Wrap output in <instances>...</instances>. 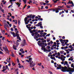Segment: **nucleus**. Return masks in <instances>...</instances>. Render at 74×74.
Segmentation results:
<instances>
[{
    "mask_svg": "<svg viewBox=\"0 0 74 74\" xmlns=\"http://www.w3.org/2000/svg\"><path fill=\"white\" fill-rule=\"evenodd\" d=\"M57 66H58V67H57L56 70H59V69H61V70L62 71H63H63H64L65 70L67 69L66 66L64 67L63 66H62V65L59 64H57Z\"/></svg>",
    "mask_w": 74,
    "mask_h": 74,
    "instance_id": "obj_1",
    "label": "nucleus"
},
{
    "mask_svg": "<svg viewBox=\"0 0 74 74\" xmlns=\"http://www.w3.org/2000/svg\"><path fill=\"white\" fill-rule=\"evenodd\" d=\"M66 69H65V70L63 71V72L64 73L65 72H74V69L72 68L71 70V68L70 67H69L67 68V67L66 66Z\"/></svg>",
    "mask_w": 74,
    "mask_h": 74,
    "instance_id": "obj_2",
    "label": "nucleus"
},
{
    "mask_svg": "<svg viewBox=\"0 0 74 74\" xmlns=\"http://www.w3.org/2000/svg\"><path fill=\"white\" fill-rule=\"evenodd\" d=\"M42 21H41L38 24L36 25V26L39 27L40 26V27L41 29H43V27L42 25Z\"/></svg>",
    "mask_w": 74,
    "mask_h": 74,
    "instance_id": "obj_3",
    "label": "nucleus"
},
{
    "mask_svg": "<svg viewBox=\"0 0 74 74\" xmlns=\"http://www.w3.org/2000/svg\"><path fill=\"white\" fill-rule=\"evenodd\" d=\"M5 47H3V48L4 51H5L6 53H7V51H8V48H7V47L5 46Z\"/></svg>",
    "mask_w": 74,
    "mask_h": 74,
    "instance_id": "obj_4",
    "label": "nucleus"
},
{
    "mask_svg": "<svg viewBox=\"0 0 74 74\" xmlns=\"http://www.w3.org/2000/svg\"><path fill=\"white\" fill-rule=\"evenodd\" d=\"M5 24L4 25V28H5V29L6 30H7V28L6 27V26L8 27H9V25L6 23H5Z\"/></svg>",
    "mask_w": 74,
    "mask_h": 74,
    "instance_id": "obj_5",
    "label": "nucleus"
},
{
    "mask_svg": "<svg viewBox=\"0 0 74 74\" xmlns=\"http://www.w3.org/2000/svg\"><path fill=\"white\" fill-rule=\"evenodd\" d=\"M29 66L31 67H34V66L36 65V63H34L33 64L32 63H29Z\"/></svg>",
    "mask_w": 74,
    "mask_h": 74,
    "instance_id": "obj_6",
    "label": "nucleus"
},
{
    "mask_svg": "<svg viewBox=\"0 0 74 74\" xmlns=\"http://www.w3.org/2000/svg\"><path fill=\"white\" fill-rule=\"evenodd\" d=\"M23 43H22V44L23 47V46H24L25 45H26V40H23Z\"/></svg>",
    "mask_w": 74,
    "mask_h": 74,
    "instance_id": "obj_7",
    "label": "nucleus"
},
{
    "mask_svg": "<svg viewBox=\"0 0 74 74\" xmlns=\"http://www.w3.org/2000/svg\"><path fill=\"white\" fill-rule=\"evenodd\" d=\"M42 42H40V43H38V45H39V47H42V46H43V44H42Z\"/></svg>",
    "mask_w": 74,
    "mask_h": 74,
    "instance_id": "obj_8",
    "label": "nucleus"
},
{
    "mask_svg": "<svg viewBox=\"0 0 74 74\" xmlns=\"http://www.w3.org/2000/svg\"><path fill=\"white\" fill-rule=\"evenodd\" d=\"M53 12H54V11H55L56 13H58V12H59V10L58 9V8H57L56 9H54L53 10Z\"/></svg>",
    "mask_w": 74,
    "mask_h": 74,
    "instance_id": "obj_9",
    "label": "nucleus"
},
{
    "mask_svg": "<svg viewBox=\"0 0 74 74\" xmlns=\"http://www.w3.org/2000/svg\"><path fill=\"white\" fill-rule=\"evenodd\" d=\"M32 16H33V14H29V15L27 16V17L28 18H32Z\"/></svg>",
    "mask_w": 74,
    "mask_h": 74,
    "instance_id": "obj_10",
    "label": "nucleus"
},
{
    "mask_svg": "<svg viewBox=\"0 0 74 74\" xmlns=\"http://www.w3.org/2000/svg\"><path fill=\"white\" fill-rule=\"evenodd\" d=\"M59 40L60 42H63V41H64V42H65L66 41V40L65 39V40H63L62 38L60 39H59Z\"/></svg>",
    "mask_w": 74,
    "mask_h": 74,
    "instance_id": "obj_11",
    "label": "nucleus"
},
{
    "mask_svg": "<svg viewBox=\"0 0 74 74\" xmlns=\"http://www.w3.org/2000/svg\"><path fill=\"white\" fill-rule=\"evenodd\" d=\"M70 4H72V5H71L70 6V7H74V3H73V1H71V3H70Z\"/></svg>",
    "mask_w": 74,
    "mask_h": 74,
    "instance_id": "obj_12",
    "label": "nucleus"
},
{
    "mask_svg": "<svg viewBox=\"0 0 74 74\" xmlns=\"http://www.w3.org/2000/svg\"><path fill=\"white\" fill-rule=\"evenodd\" d=\"M11 33H12V35H13V37H16L17 36L15 35V33L14 32H10Z\"/></svg>",
    "mask_w": 74,
    "mask_h": 74,
    "instance_id": "obj_13",
    "label": "nucleus"
},
{
    "mask_svg": "<svg viewBox=\"0 0 74 74\" xmlns=\"http://www.w3.org/2000/svg\"><path fill=\"white\" fill-rule=\"evenodd\" d=\"M28 17L27 16V17H25L24 19V21L25 22V23H26V22L27 21V20L28 19Z\"/></svg>",
    "mask_w": 74,
    "mask_h": 74,
    "instance_id": "obj_14",
    "label": "nucleus"
},
{
    "mask_svg": "<svg viewBox=\"0 0 74 74\" xmlns=\"http://www.w3.org/2000/svg\"><path fill=\"white\" fill-rule=\"evenodd\" d=\"M30 33H31V35L32 36H34L35 35V34L34 32H31V31H30Z\"/></svg>",
    "mask_w": 74,
    "mask_h": 74,
    "instance_id": "obj_15",
    "label": "nucleus"
},
{
    "mask_svg": "<svg viewBox=\"0 0 74 74\" xmlns=\"http://www.w3.org/2000/svg\"><path fill=\"white\" fill-rule=\"evenodd\" d=\"M63 13H64V11H62V12H60L59 13V15H60L61 14H62Z\"/></svg>",
    "mask_w": 74,
    "mask_h": 74,
    "instance_id": "obj_16",
    "label": "nucleus"
},
{
    "mask_svg": "<svg viewBox=\"0 0 74 74\" xmlns=\"http://www.w3.org/2000/svg\"><path fill=\"white\" fill-rule=\"evenodd\" d=\"M44 48H45V46L44 45H43L42 47L41 48V50H42V51H43Z\"/></svg>",
    "mask_w": 74,
    "mask_h": 74,
    "instance_id": "obj_17",
    "label": "nucleus"
},
{
    "mask_svg": "<svg viewBox=\"0 0 74 74\" xmlns=\"http://www.w3.org/2000/svg\"><path fill=\"white\" fill-rule=\"evenodd\" d=\"M62 7L61 6H59L58 7V8H57L58 10H59V9H60L61 8H62Z\"/></svg>",
    "mask_w": 74,
    "mask_h": 74,
    "instance_id": "obj_18",
    "label": "nucleus"
},
{
    "mask_svg": "<svg viewBox=\"0 0 74 74\" xmlns=\"http://www.w3.org/2000/svg\"><path fill=\"white\" fill-rule=\"evenodd\" d=\"M29 62L30 63L32 61V58H29Z\"/></svg>",
    "mask_w": 74,
    "mask_h": 74,
    "instance_id": "obj_19",
    "label": "nucleus"
},
{
    "mask_svg": "<svg viewBox=\"0 0 74 74\" xmlns=\"http://www.w3.org/2000/svg\"><path fill=\"white\" fill-rule=\"evenodd\" d=\"M68 64V62L67 61H65L64 62V66H65L66 64Z\"/></svg>",
    "mask_w": 74,
    "mask_h": 74,
    "instance_id": "obj_20",
    "label": "nucleus"
},
{
    "mask_svg": "<svg viewBox=\"0 0 74 74\" xmlns=\"http://www.w3.org/2000/svg\"><path fill=\"white\" fill-rule=\"evenodd\" d=\"M32 33H35L36 32V29H34L33 30L31 31Z\"/></svg>",
    "mask_w": 74,
    "mask_h": 74,
    "instance_id": "obj_21",
    "label": "nucleus"
},
{
    "mask_svg": "<svg viewBox=\"0 0 74 74\" xmlns=\"http://www.w3.org/2000/svg\"><path fill=\"white\" fill-rule=\"evenodd\" d=\"M27 22H26L25 23V25H28V23H29V20H27Z\"/></svg>",
    "mask_w": 74,
    "mask_h": 74,
    "instance_id": "obj_22",
    "label": "nucleus"
},
{
    "mask_svg": "<svg viewBox=\"0 0 74 74\" xmlns=\"http://www.w3.org/2000/svg\"><path fill=\"white\" fill-rule=\"evenodd\" d=\"M43 45H45L44 46H47V43H42Z\"/></svg>",
    "mask_w": 74,
    "mask_h": 74,
    "instance_id": "obj_23",
    "label": "nucleus"
},
{
    "mask_svg": "<svg viewBox=\"0 0 74 74\" xmlns=\"http://www.w3.org/2000/svg\"><path fill=\"white\" fill-rule=\"evenodd\" d=\"M7 70V69H6V68H5V69L4 68V69H3V70H2L1 71H2L4 72V71H5V70Z\"/></svg>",
    "mask_w": 74,
    "mask_h": 74,
    "instance_id": "obj_24",
    "label": "nucleus"
},
{
    "mask_svg": "<svg viewBox=\"0 0 74 74\" xmlns=\"http://www.w3.org/2000/svg\"><path fill=\"white\" fill-rule=\"evenodd\" d=\"M26 0H23V2L24 3V4H26V1H27Z\"/></svg>",
    "mask_w": 74,
    "mask_h": 74,
    "instance_id": "obj_25",
    "label": "nucleus"
},
{
    "mask_svg": "<svg viewBox=\"0 0 74 74\" xmlns=\"http://www.w3.org/2000/svg\"><path fill=\"white\" fill-rule=\"evenodd\" d=\"M11 56H13V57H14V53L13 52H12V54L10 55Z\"/></svg>",
    "mask_w": 74,
    "mask_h": 74,
    "instance_id": "obj_26",
    "label": "nucleus"
},
{
    "mask_svg": "<svg viewBox=\"0 0 74 74\" xmlns=\"http://www.w3.org/2000/svg\"><path fill=\"white\" fill-rule=\"evenodd\" d=\"M35 16H35L34 15L32 16V19H34V17H35Z\"/></svg>",
    "mask_w": 74,
    "mask_h": 74,
    "instance_id": "obj_27",
    "label": "nucleus"
},
{
    "mask_svg": "<svg viewBox=\"0 0 74 74\" xmlns=\"http://www.w3.org/2000/svg\"><path fill=\"white\" fill-rule=\"evenodd\" d=\"M15 1V0H10V2H14V1Z\"/></svg>",
    "mask_w": 74,
    "mask_h": 74,
    "instance_id": "obj_28",
    "label": "nucleus"
},
{
    "mask_svg": "<svg viewBox=\"0 0 74 74\" xmlns=\"http://www.w3.org/2000/svg\"><path fill=\"white\" fill-rule=\"evenodd\" d=\"M38 33V32H36L34 34L35 35H36V36H37V35Z\"/></svg>",
    "mask_w": 74,
    "mask_h": 74,
    "instance_id": "obj_29",
    "label": "nucleus"
},
{
    "mask_svg": "<svg viewBox=\"0 0 74 74\" xmlns=\"http://www.w3.org/2000/svg\"><path fill=\"white\" fill-rule=\"evenodd\" d=\"M66 66H67L66 67H67V69H68V68H69V64H66Z\"/></svg>",
    "mask_w": 74,
    "mask_h": 74,
    "instance_id": "obj_30",
    "label": "nucleus"
},
{
    "mask_svg": "<svg viewBox=\"0 0 74 74\" xmlns=\"http://www.w3.org/2000/svg\"><path fill=\"white\" fill-rule=\"evenodd\" d=\"M68 50H69V51H73V49H68Z\"/></svg>",
    "mask_w": 74,
    "mask_h": 74,
    "instance_id": "obj_31",
    "label": "nucleus"
},
{
    "mask_svg": "<svg viewBox=\"0 0 74 74\" xmlns=\"http://www.w3.org/2000/svg\"><path fill=\"white\" fill-rule=\"evenodd\" d=\"M51 34H48L47 35H46V37H47L48 36V37H49V36H50V35Z\"/></svg>",
    "mask_w": 74,
    "mask_h": 74,
    "instance_id": "obj_32",
    "label": "nucleus"
},
{
    "mask_svg": "<svg viewBox=\"0 0 74 74\" xmlns=\"http://www.w3.org/2000/svg\"><path fill=\"white\" fill-rule=\"evenodd\" d=\"M18 24L19 25H20V24H21V22H20V21H19V20L18 21Z\"/></svg>",
    "mask_w": 74,
    "mask_h": 74,
    "instance_id": "obj_33",
    "label": "nucleus"
},
{
    "mask_svg": "<svg viewBox=\"0 0 74 74\" xmlns=\"http://www.w3.org/2000/svg\"><path fill=\"white\" fill-rule=\"evenodd\" d=\"M15 34L16 35V36H17L16 37H17V36H19V35L18 34H17V33H16Z\"/></svg>",
    "mask_w": 74,
    "mask_h": 74,
    "instance_id": "obj_34",
    "label": "nucleus"
},
{
    "mask_svg": "<svg viewBox=\"0 0 74 74\" xmlns=\"http://www.w3.org/2000/svg\"><path fill=\"white\" fill-rule=\"evenodd\" d=\"M26 6H27L26 4L24 6V7L23 9H23H25V7H26Z\"/></svg>",
    "mask_w": 74,
    "mask_h": 74,
    "instance_id": "obj_35",
    "label": "nucleus"
},
{
    "mask_svg": "<svg viewBox=\"0 0 74 74\" xmlns=\"http://www.w3.org/2000/svg\"><path fill=\"white\" fill-rule=\"evenodd\" d=\"M51 50L50 49H49L48 50H47V52H51Z\"/></svg>",
    "mask_w": 74,
    "mask_h": 74,
    "instance_id": "obj_36",
    "label": "nucleus"
},
{
    "mask_svg": "<svg viewBox=\"0 0 74 74\" xmlns=\"http://www.w3.org/2000/svg\"><path fill=\"white\" fill-rule=\"evenodd\" d=\"M60 53L59 52L58 53V56H60Z\"/></svg>",
    "mask_w": 74,
    "mask_h": 74,
    "instance_id": "obj_37",
    "label": "nucleus"
},
{
    "mask_svg": "<svg viewBox=\"0 0 74 74\" xmlns=\"http://www.w3.org/2000/svg\"><path fill=\"white\" fill-rule=\"evenodd\" d=\"M13 5V4H12L10 5L8 7V8H10L11 6H12V5Z\"/></svg>",
    "mask_w": 74,
    "mask_h": 74,
    "instance_id": "obj_38",
    "label": "nucleus"
},
{
    "mask_svg": "<svg viewBox=\"0 0 74 74\" xmlns=\"http://www.w3.org/2000/svg\"><path fill=\"white\" fill-rule=\"evenodd\" d=\"M45 2L46 3H49V1L47 0H46Z\"/></svg>",
    "mask_w": 74,
    "mask_h": 74,
    "instance_id": "obj_39",
    "label": "nucleus"
},
{
    "mask_svg": "<svg viewBox=\"0 0 74 74\" xmlns=\"http://www.w3.org/2000/svg\"><path fill=\"white\" fill-rule=\"evenodd\" d=\"M47 48L48 49H49L51 48V47L49 46H47Z\"/></svg>",
    "mask_w": 74,
    "mask_h": 74,
    "instance_id": "obj_40",
    "label": "nucleus"
},
{
    "mask_svg": "<svg viewBox=\"0 0 74 74\" xmlns=\"http://www.w3.org/2000/svg\"><path fill=\"white\" fill-rule=\"evenodd\" d=\"M16 60L17 61L18 63H19V59H18V58Z\"/></svg>",
    "mask_w": 74,
    "mask_h": 74,
    "instance_id": "obj_41",
    "label": "nucleus"
},
{
    "mask_svg": "<svg viewBox=\"0 0 74 74\" xmlns=\"http://www.w3.org/2000/svg\"><path fill=\"white\" fill-rule=\"evenodd\" d=\"M44 3V2H40V4H41V5H43V3Z\"/></svg>",
    "mask_w": 74,
    "mask_h": 74,
    "instance_id": "obj_42",
    "label": "nucleus"
},
{
    "mask_svg": "<svg viewBox=\"0 0 74 74\" xmlns=\"http://www.w3.org/2000/svg\"><path fill=\"white\" fill-rule=\"evenodd\" d=\"M27 9H29V8H30V5H28L27 6Z\"/></svg>",
    "mask_w": 74,
    "mask_h": 74,
    "instance_id": "obj_43",
    "label": "nucleus"
},
{
    "mask_svg": "<svg viewBox=\"0 0 74 74\" xmlns=\"http://www.w3.org/2000/svg\"><path fill=\"white\" fill-rule=\"evenodd\" d=\"M60 52L61 54H63V52H64V51H60Z\"/></svg>",
    "mask_w": 74,
    "mask_h": 74,
    "instance_id": "obj_44",
    "label": "nucleus"
},
{
    "mask_svg": "<svg viewBox=\"0 0 74 74\" xmlns=\"http://www.w3.org/2000/svg\"><path fill=\"white\" fill-rule=\"evenodd\" d=\"M23 49H22V48H21V49H20V51H23Z\"/></svg>",
    "mask_w": 74,
    "mask_h": 74,
    "instance_id": "obj_45",
    "label": "nucleus"
},
{
    "mask_svg": "<svg viewBox=\"0 0 74 74\" xmlns=\"http://www.w3.org/2000/svg\"><path fill=\"white\" fill-rule=\"evenodd\" d=\"M47 42H48L50 41V40H49V39H47Z\"/></svg>",
    "mask_w": 74,
    "mask_h": 74,
    "instance_id": "obj_46",
    "label": "nucleus"
},
{
    "mask_svg": "<svg viewBox=\"0 0 74 74\" xmlns=\"http://www.w3.org/2000/svg\"><path fill=\"white\" fill-rule=\"evenodd\" d=\"M16 45L17 46L19 45V43H18V42H16Z\"/></svg>",
    "mask_w": 74,
    "mask_h": 74,
    "instance_id": "obj_47",
    "label": "nucleus"
},
{
    "mask_svg": "<svg viewBox=\"0 0 74 74\" xmlns=\"http://www.w3.org/2000/svg\"><path fill=\"white\" fill-rule=\"evenodd\" d=\"M5 39V37H3L2 38V40H4V39Z\"/></svg>",
    "mask_w": 74,
    "mask_h": 74,
    "instance_id": "obj_48",
    "label": "nucleus"
},
{
    "mask_svg": "<svg viewBox=\"0 0 74 74\" xmlns=\"http://www.w3.org/2000/svg\"><path fill=\"white\" fill-rule=\"evenodd\" d=\"M15 64L14 63H12V65H13V66H15Z\"/></svg>",
    "mask_w": 74,
    "mask_h": 74,
    "instance_id": "obj_49",
    "label": "nucleus"
},
{
    "mask_svg": "<svg viewBox=\"0 0 74 74\" xmlns=\"http://www.w3.org/2000/svg\"><path fill=\"white\" fill-rule=\"evenodd\" d=\"M0 54H3V52L0 51Z\"/></svg>",
    "mask_w": 74,
    "mask_h": 74,
    "instance_id": "obj_50",
    "label": "nucleus"
},
{
    "mask_svg": "<svg viewBox=\"0 0 74 74\" xmlns=\"http://www.w3.org/2000/svg\"><path fill=\"white\" fill-rule=\"evenodd\" d=\"M21 52L23 53V54L25 53V51H22Z\"/></svg>",
    "mask_w": 74,
    "mask_h": 74,
    "instance_id": "obj_51",
    "label": "nucleus"
},
{
    "mask_svg": "<svg viewBox=\"0 0 74 74\" xmlns=\"http://www.w3.org/2000/svg\"><path fill=\"white\" fill-rule=\"evenodd\" d=\"M73 66H74V64L73 63V64H71V67H73Z\"/></svg>",
    "mask_w": 74,
    "mask_h": 74,
    "instance_id": "obj_52",
    "label": "nucleus"
},
{
    "mask_svg": "<svg viewBox=\"0 0 74 74\" xmlns=\"http://www.w3.org/2000/svg\"><path fill=\"white\" fill-rule=\"evenodd\" d=\"M7 62H8L9 63H11V60H9V61H7Z\"/></svg>",
    "mask_w": 74,
    "mask_h": 74,
    "instance_id": "obj_53",
    "label": "nucleus"
},
{
    "mask_svg": "<svg viewBox=\"0 0 74 74\" xmlns=\"http://www.w3.org/2000/svg\"><path fill=\"white\" fill-rule=\"evenodd\" d=\"M62 38L63 39H65V36H62Z\"/></svg>",
    "mask_w": 74,
    "mask_h": 74,
    "instance_id": "obj_54",
    "label": "nucleus"
},
{
    "mask_svg": "<svg viewBox=\"0 0 74 74\" xmlns=\"http://www.w3.org/2000/svg\"><path fill=\"white\" fill-rule=\"evenodd\" d=\"M25 60L27 61V62L28 63H29L30 62V61L28 60Z\"/></svg>",
    "mask_w": 74,
    "mask_h": 74,
    "instance_id": "obj_55",
    "label": "nucleus"
},
{
    "mask_svg": "<svg viewBox=\"0 0 74 74\" xmlns=\"http://www.w3.org/2000/svg\"><path fill=\"white\" fill-rule=\"evenodd\" d=\"M51 63H54V61L53 60H51Z\"/></svg>",
    "mask_w": 74,
    "mask_h": 74,
    "instance_id": "obj_56",
    "label": "nucleus"
},
{
    "mask_svg": "<svg viewBox=\"0 0 74 74\" xmlns=\"http://www.w3.org/2000/svg\"><path fill=\"white\" fill-rule=\"evenodd\" d=\"M43 34H44V35H45H45H47V33H45V32L43 33Z\"/></svg>",
    "mask_w": 74,
    "mask_h": 74,
    "instance_id": "obj_57",
    "label": "nucleus"
},
{
    "mask_svg": "<svg viewBox=\"0 0 74 74\" xmlns=\"http://www.w3.org/2000/svg\"><path fill=\"white\" fill-rule=\"evenodd\" d=\"M51 44V42H49L47 43V45H49Z\"/></svg>",
    "mask_w": 74,
    "mask_h": 74,
    "instance_id": "obj_58",
    "label": "nucleus"
},
{
    "mask_svg": "<svg viewBox=\"0 0 74 74\" xmlns=\"http://www.w3.org/2000/svg\"><path fill=\"white\" fill-rule=\"evenodd\" d=\"M12 19H14L15 18V16H12Z\"/></svg>",
    "mask_w": 74,
    "mask_h": 74,
    "instance_id": "obj_59",
    "label": "nucleus"
},
{
    "mask_svg": "<svg viewBox=\"0 0 74 74\" xmlns=\"http://www.w3.org/2000/svg\"><path fill=\"white\" fill-rule=\"evenodd\" d=\"M37 32H38V33H40V32H41V30H38V31H37Z\"/></svg>",
    "mask_w": 74,
    "mask_h": 74,
    "instance_id": "obj_60",
    "label": "nucleus"
},
{
    "mask_svg": "<svg viewBox=\"0 0 74 74\" xmlns=\"http://www.w3.org/2000/svg\"><path fill=\"white\" fill-rule=\"evenodd\" d=\"M49 73H50V74H53V73H52V72L51 71H49Z\"/></svg>",
    "mask_w": 74,
    "mask_h": 74,
    "instance_id": "obj_61",
    "label": "nucleus"
},
{
    "mask_svg": "<svg viewBox=\"0 0 74 74\" xmlns=\"http://www.w3.org/2000/svg\"><path fill=\"white\" fill-rule=\"evenodd\" d=\"M10 29H11V30L12 31H14V29H13V28H11Z\"/></svg>",
    "mask_w": 74,
    "mask_h": 74,
    "instance_id": "obj_62",
    "label": "nucleus"
},
{
    "mask_svg": "<svg viewBox=\"0 0 74 74\" xmlns=\"http://www.w3.org/2000/svg\"><path fill=\"white\" fill-rule=\"evenodd\" d=\"M61 58H63V57H64V55H61Z\"/></svg>",
    "mask_w": 74,
    "mask_h": 74,
    "instance_id": "obj_63",
    "label": "nucleus"
},
{
    "mask_svg": "<svg viewBox=\"0 0 74 74\" xmlns=\"http://www.w3.org/2000/svg\"><path fill=\"white\" fill-rule=\"evenodd\" d=\"M71 12H72L73 13H74V10H71Z\"/></svg>",
    "mask_w": 74,
    "mask_h": 74,
    "instance_id": "obj_64",
    "label": "nucleus"
}]
</instances>
